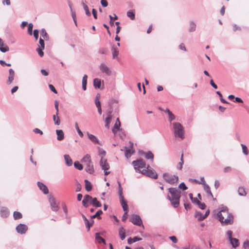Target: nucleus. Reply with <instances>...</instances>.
Masks as SVG:
<instances>
[{
	"label": "nucleus",
	"mask_w": 249,
	"mask_h": 249,
	"mask_svg": "<svg viewBox=\"0 0 249 249\" xmlns=\"http://www.w3.org/2000/svg\"><path fill=\"white\" fill-rule=\"evenodd\" d=\"M217 216L220 222L225 225H231L233 222V217L231 213L228 212V208L222 206L221 210L217 213Z\"/></svg>",
	"instance_id": "obj_1"
},
{
	"label": "nucleus",
	"mask_w": 249,
	"mask_h": 249,
	"mask_svg": "<svg viewBox=\"0 0 249 249\" xmlns=\"http://www.w3.org/2000/svg\"><path fill=\"white\" fill-rule=\"evenodd\" d=\"M168 192L171 195L172 197L167 196V199L170 200L173 206L176 208L179 205L181 192L177 188H169Z\"/></svg>",
	"instance_id": "obj_2"
},
{
	"label": "nucleus",
	"mask_w": 249,
	"mask_h": 249,
	"mask_svg": "<svg viewBox=\"0 0 249 249\" xmlns=\"http://www.w3.org/2000/svg\"><path fill=\"white\" fill-rule=\"evenodd\" d=\"M172 124L173 126L172 130L174 132L175 137L183 140L185 138L184 130L182 124L178 122L173 123Z\"/></svg>",
	"instance_id": "obj_3"
},
{
	"label": "nucleus",
	"mask_w": 249,
	"mask_h": 249,
	"mask_svg": "<svg viewBox=\"0 0 249 249\" xmlns=\"http://www.w3.org/2000/svg\"><path fill=\"white\" fill-rule=\"evenodd\" d=\"M81 162L85 166V170L87 172L90 174H92L94 172V166L92 163L89 155H86L81 160Z\"/></svg>",
	"instance_id": "obj_4"
},
{
	"label": "nucleus",
	"mask_w": 249,
	"mask_h": 249,
	"mask_svg": "<svg viewBox=\"0 0 249 249\" xmlns=\"http://www.w3.org/2000/svg\"><path fill=\"white\" fill-rule=\"evenodd\" d=\"M134 168L136 172L142 174V169H146L147 166L145 162L142 159H137L132 162Z\"/></svg>",
	"instance_id": "obj_5"
},
{
	"label": "nucleus",
	"mask_w": 249,
	"mask_h": 249,
	"mask_svg": "<svg viewBox=\"0 0 249 249\" xmlns=\"http://www.w3.org/2000/svg\"><path fill=\"white\" fill-rule=\"evenodd\" d=\"M119 185V196L120 198V201L123 209V210L125 212V214H127L128 210V207L126 201L125 200L123 194V188L121 187V183L118 181Z\"/></svg>",
	"instance_id": "obj_6"
},
{
	"label": "nucleus",
	"mask_w": 249,
	"mask_h": 249,
	"mask_svg": "<svg viewBox=\"0 0 249 249\" xmlns=\"http://www.w3.org/2000/svg\"><path fill=\"white\" fill-rule=\"evenodd\" d=\"M163 178L165 181L170 184H174L178 181V178L176 175H172L169 173H164Z\"/></svg>",
	"instance_id": "obj_7"
},
{
	"label": "nucleus",
	"mask_w": 249,
	"mask_h": 249,
	"mask_svg": "<svg viewBox=\"0 0 249 249\" xmlns=\"http://www.w3.org/2000/svg\"><path fill=\"white\" fill-rule=\"evenodd\" d=\"M149 166L148 165L146 169H142V174L143 175H145L151 178L157 179L158 178V175L155 170L151 168L149 169Z\"/></svg>",
	"instance_id": "obj_8"
},
{
	"label": "nucleus",
	"mask_w": 249,
	"mask_h": 249,
	"mask_svg": "<svg viewBox=\"0 0 249 249\" xmlns=\"http://www.w3.org/2000/svg\"><path fill=\"white\" fill-rule=\"evenodd\" d=\"M130 221L137 226H140L142 225V222L140 216L137 214H132L130 219Z\"/></svg>",
	"instance_id": "obj_9"
},
{
	"label": "nucleus",
	"mask_w": 249,
	"mask_h": 249,
	"mask_svg": "<svg viewBox=\"0 0 249 249\" xmlns=\"http://www.w3.org/2000/svg\"><path fill=\"white\" fill-rule=\"evenodd\" d=\"M138 153L140 155L144 156L146 160H150L151 161H153L154 160V154L151 151L145 152L143 150H140Z\"/></svg>",
	"instance_id": "obj_10"
},
{
	"label": "nucleus",
	"mask_w": 249,
	"mask_h": 249,
	"mask_svg": "<svg viewBox=\"0 0 249 249\" xmlns=\"http://www.w3.org/2000/svg\"><path fill=\"white\" fill-rule=\"evenodd\" d=\"M28 230L27 225L23 224H19L16 227V231L19 234H24Z\"/></svg>",
	"instance_id": "obj_11"
},
{
	"label": "nucleus",
	"mask_w": 249,
	"mask_h": 249,
	"mask_svg": "<svg viewBox=\"0 0 249 249\" xmlns=\"http://www.w3.org/2000/svg\"><path fill=\"white\" fill-rule=\"evenodd\" d=\"M100 165L102 169L104 171L108 170L110 167L109 164L107 162V160L104 159L102 157H101L100 161Z\"/></svg>",
	"instance_id": "obj_12"
},
{
	"label": "nucleus",
	"mask_w": 249,
	"mask_h": 249,
	"mask_svg": "<svg viewBox=\"0 0 249 249\" xmlns=\"http://www.w3.org/2000/svg\"><path fill=\"white\" fill-rule=\"evenodd\" d=\"M99 69L102 72L105 73L107 75H110L111 73V71L109 68L104 63H102Z\"/></svg>",
	"instance_id": "obj_13"
},
{
	"label": "nucleus",
	"mask_w": 249,
	"mask_h": 249,
	"mask_svg": "<svg viewBox=\"0 0 249 249\" xmlns=\"http://www.w3.org/2000/svg\"><path fill=\"white\" fill-rule=\"evenodd\" d=\"M49 202L52 210L53 211L57 212L59 209V207L56 204L55 198L53 197H50Z\"/></svg>",
	"instance_id": "obj_14"
},
{
	"label": "nucleus",
	"mask_w": 249,
	"mask_h": 249,
	"mask_svg": "<svg viewBox=\"0 0 249 249\" xmlns=\"http://www.w3.org/2000/svg\"><path fill=\"white\" fill-rule=\"evenodd\" d=\"M92 199V197L89 195H86L84 196V198L82 200V204L84 207L85 208H87L89 207V205L88 203L89 202H91Z\"/></svg>",
	"instance_id": "obj_15"
},
{
	"label": "nucleus",
	"mask_w": 249,
	"mask_h": 249,
	"mask_svg": "<svg viewBox=\"0 0 249 249\" xmlns=\"http://www.w3.org/2000/svg\"><path fill=\"white\" fill-rule=\"evenodd\" d=\"M15 77V71L12 69H10L9 70V76L8 77V80L7 81V84L8 85H10L14 79Z\"/></svg>",
	"instance_id": "obj_16"
},
{
	"label": "nucleus",
	"mask_w": 249,
	"mask_h": 249,
	"mask_svg": "<svg viewBox=\"0 0 249 249\" xmlns=\"http://www.w3.org/2000/svg\"><path fill=\"white\" fill-rule=\"evenodd\" d=\"M37 186L39 189L41 190L44 194H48L49 193V190L47 187L43 183L38 181L37 182Z\"/></svg>",
	"instance_id": "obj_17"
},
{
	"label": "nucleus",
	"mask_w": 249,
	"mask_h": 249,
	"mask_svg": "<svg viewBox=\"0 0 249 249\" xmlns=\"http://www.w3.org/2000/svg\"><path fill=\"white\" fill-rule=\"evenodd\" d=\"M87 135L88 136L89 139L94 143L95 144H99L100 145H101V144L100 143L98 139L94 135L91 134L89 133L88 132H87Z\"/></svg>",
	"instance_id": "obj_18"
},
{
	"label": "nucleus",
	"mask_w": 249,
	"mask_h": 249,
	"mask_svg": "<svg viewBox=\"0 0 249 249\" xmlns=\"http://www.w3.org/2000/svg\"><path fill=\"white\" fill-rule=\"evenodd\" d=\"M0 214L1 217H7L9 214V212L7 208L2 207L0 210Z\"/></svg>",
	"instance_id": "obj_19"
},
{
	"label": "nucleus",
	"mask_w": 249,
	"mask_h": 249,
	"mask_svg": "<svg viewBox=\"0 0 249 249\" xmlns=\"http://www.w3.org/2000/svg\"><path fill=\"white\" fill-rule=\"evenodd\" d=\"M133 147V143H132L130 148H128L126 146L124 147V154L126 158H129L131 157L132 154H133V152H131V148H132Z\"/></svg>",
	"instance_id": "obj_20"
},
{
	"label": "nucleus",
	"mask_w": 249,
	"mask_h": 249,
	"mask_svg": "<svg viewBox=\"0 0 249 249\" xmlns=\"http://www.w3.org/2000/svg\"><path fill=\"white\" fill-rule=\"evenodd\" d=\"M66 164L68 166H71L72 164V160L69 155H65L64 156Z\"/></svg>",
	"instance_id": "obj_21"
},
{
	"label": "nucleus",
	"mask_w": 249,
	"mask_h": 249,
	"mask_svg": "<svg viewBox=\"0 0 249 249\" xmlns=\"http://www.w3.org/2000/svg\"><path fill=\"white\" fill-rule=\"evenodd\" d=\"M57 139L58 141H61L64 138V134L62 130H56Z\"/></svg>",
	"instance_id": "obj_22"
},
{
	"label": "nucleus",
	"mask_w": 249,
	"mask_h": 249,
	"mask_svg": "<svg viewBox=\"0 0 249 249\" xmlns=\"http://www.w3.org/2000/svg\"><path fill=\"white\" fill-rule=\"evenodd\" d=\"M90 204H91L92 205H93V206H94L96 208L100 207L102 206L101 203L99 201H98L97 198H96V197H94V198L92 197V199L91 200V201L90 202Z\"/></svg>",
	"instance_id": "obj_23"
},
{
	"label": "nucleus",
	"mask_w": 249,
	"mask_h": 249,
	"mask_svg": "<svg viewBox=\"0 0 249 249\" xmlns=\"http://www.w3.org/2000/svg\"><path fill=\"white\" fill-rule=\"evenodd\" d=\"M40 35H41V36L43 38V39H45V40H49V35L47 34V33L46 32V31L44 28H43L41 30Z\"/></svg>",
	"instance_id": "obj_24"
},
{
	"label": "nucleus",
	"mask_w": 249,
	"mask_h": 249,
	"mask_svg": "<svg viewBox=\"0 0 249 249\" xmlns=\"http://www.w3.org/2000/svg\"><path fill=\"white\" fill-rule=\"evenodd\" d=\"M204 189L205 191V192H206V193L207 194V196L208 197H211L213 198V195L211 192L210 188L208 184H205V185L204 186Z\"/></svg>",
	"instance_id": "obj_25"
},
{
	"label": "nucleus",
	"mask_w": 249,
	"mask_h": 249,
	"mask_svg": "<svg viewBox=\"0 0 249 249\" xmlns=\"http://www.w3.org/2000/svg\"><path fill=\"white\" fill-rule=\"evenodd\" d=\"M93 86L95 88L101 89V80L99 78H95L93 81Z\"/></svg>",
	"instance_id": "obj_26"
},
{
	"label": "nucleus",
	"mask_w": 249,
	"mask_h": 249,
	"mask_svg": "<svg viewBox=\"0 0 249 249\" xmlns=\"http://www.w3.org/2000/svg\"><path fill=\"white\" fill-rule=\"evenodd\" d=\"M100 233L99 232H97L95 233V239L98 241L99 243H103L104 244H106V240L100 236Z\"/></svg>",
	"instance_id": "obj_27"
},
{
	"label": "nucleus",
	"mask_w": 249,
	"mask_h": 249,
	"mask_svg": "<svg viewBox=\"0 0 249 249\" xmlns=\"http://www.w3.org/2000/svg\"><path fill=\"white\" fill-rule=\"evenodd\" d=\"M231 244L232 245V247L234 248H236V247H238L239 245V242L238 239L233 238L230 240Z\"/></svg>",
	"instance_id": "obj_28"
},
{
	"label": "nucleus",
	"mask_w": 249,
	"mask_h": 249,
	"mask_svg": "<svg viewBox=\"0 0 249 249\" xmlns=\"http://www.w3.org/2000/svg\"><path fill=\"white\" fill-rule=\"evenodd\" d=\"M119 234L121 239L122 240H124L125 237V230L123 227L120 228V229L119 230Z\"/></svg>",
	"instance_id": "obj_29"
},
{
	"label": "nucleus",
	"mask_w": 249,
	"mask_h": 249,
	"mask_svg": "<svg viewBox=\"0 0 249 249\" xmlns=\"http://www.w3.org/2000/svg\"><path fill=\"white\" fill-rule=\"evenodd\" d=\"M88 76L85 74L82 78V89L84 90L87 89V83Z\"/></svg>",
	"instance_id": "obj_30"
},
{
	"label": "nucleus",
	"mask_w": 249,
	"mask_h": 249,
	"mask_svg": "<svg viewBox=\"0 0 249 249\" xmlns=\"http://www.w3.org/2000/svg\"><path fill=\"white\" fill-rule=\"evenodd\" d=\"M196 25L193 21H191L189 23V31L190 32H193L196 30Z\"/></svg>",
	"instance_id": "obj_31"
},
{
	"label": "nucleus",
	"mask_w": 249,
	"mask_h": 249,
	"mask_svg": "<svg viewBox=\"0 0 249 249\" xmlns=\"http://www.w3.org/2000/svg\"><path fill=\"white\" fill-rule=\"evenodd\" d=\"M142 240L141 238L138 237L137 236H135L133 238L130 237L127 239V243L128 244L130 245L133 243L136 242L138 241H140Z\"/></svg>",
	"instance_id": "obj_32"
},
{
	"label": "nucleus",
	"mask_w": 249,
	"mask_h": 249,
	"mask_svg": "<svg viewBox=\"0 0 249 249\" xmlns=\"http://www.w3.org/2000/svg\"><path fill=\"white\" fill-rule=\"evenodd\" d=\"M85 189L87 191L89 192L92 189V185L89 181L87 179L85 180Z\"/></svg>",
	"instance_id": "obj_33"
},
{
	"label": "nucleus",
	"mask_w": 249,
	"mask_h": 249,
	"mask_svg": "<svg viewBox=\"0 0 249 249\" xmlns=\"http://www.w3.org/2000/svg\"><path fill=\"white\" fill-rule=\"evenodd\" d=\"M102 213H103V211L101 210H99L98 211H97L96 213L94 214L91 215L90 216V218H91V219H93V218H95L97 217L98 219H101V217L100 216V215H101Z\"/></svg>",
	"instance_id": "obj_34"
},
{
	"label": "nucleus",
	"mask_w": 249,
	"mask_h": 249,
	"mask_svg": "<svg viewBox=\"0 0 249 249\" xmlns=\"http://www.w3.org/2000/svg\"><path fill=\"white\" fill-rule=\"evenodd\" d=\"M57 116L58 115H56V113H55V114L53 115V118L54 124L59 125L60 124V120L59 117Z\"/></svg>",
	"instance_id": "obj_35"
},
{
	"label": "nucleus",
	"mask_w": 249,
	"mask_h": 249,
	"mask_svg": "<svg viewBox=\"0 0 249 249\" xmlns=\"http://www.w3.org/2000/svg\"><path fill=\"white\" fill-rule=\"evenodd\" d=\"M112 117L111 115L108 116L105 119V127L107 128L109 127V124L111 122Z\"/></svg>",
	"instance_id": "obj_36"
},
{
	"label": "nucleus",
	"mask_w": 249,
	"mask_h": 249,
	"mask_svg": "<svg viewBox=\"0 0 249 249\" xmlns=\"http://www.w3.org/2000/svg\"><path fill=\"white\" fill-rule=\"evenodd\" d=\"M203 216V215L200 212H198V211L196 212L195 216L196 218H197V220L199 221H202L203 219H204V218H202Z\"/></svg>",
	"instance_id": "obj_37"
},
{
	"label": "nucleus",
	"mask_w": 249,
	"mask_h": 249,
	"mask_svg": "<svg viewBox=\"0 0 249 249\" xmlns=\"http://www.w3.org/2000/svg\"><path fill=\"white\" fill-rule=\"evenodd\" d=\"M121 126V123L120 122H119V123H117V122H116L113 128L112 129V132L114 134L116 133V131L115 129H117V130H119L120 129Z\"/></svg>",
	"instance_id": "obj_38"
},
{
	"label": "nucleus",
	"mask_w": 249,
	"mask_h": 249,
	"mask_svg": "<svg viewBox=\"0 0 249 249\" xmlns=\"http://www.w3.org/2000/svg\"><path fill=\"white\" fill-rule=\"evenodd\" d=\"M13 216L15 220H17L21 218L22 215L20 212L15 211L14 212Z\"/></svg>",
	"instance_id": "obj_39"
},
{
	"label": "nucleus",
	"mask_w": 249,
	"mask_h": 249,
	"mask_svg": "<svg viewBox=\"0 0 249 249\" xmlns=\"http://www.w3.org/2000/svg\"><path fill=\"white\" fill-rule=\"evenodd\" d=\"M238 192L239 195L241 196H245L247 194L244 188L242 187H239Z\"/></svg>",
	"instance_id": "obj_40"
},
{
	"label": "nucleus",
	"mask_w": 249,
	"mask_h": 249,
	"mask_svg": "<svg viewBox=\"0 0 249 249\" xmlns=\"http://www.w3.org/2000/svg\"><path fill=\"white\" fill-rule=\"evenodd\" d=\"M74 166L76 169L79 170H81L83 168V166L78 161H76L74 162Z\"/></svg>",
	"instance_id": "obj_41"
},
{
	"label": "nucleus",
	"mask_w": 249,
	"mask_h": 249,
	"mask_svg": "<svg viewBox=\"0 0 249 249\" xmlns=\"http://www.w3.org/2000/svg\"><path fill=\"white\" fill-rule=\"evenodd\" d=\"M111 51L112 53V57L114 59L119 54V51L118 49L114 47L111 48Z\"/></svg>",
	"instance_id": "obj_42"
},
{
	"label": "nucleus",
	"mask_w": 249,
	"mask_h": 249,
	"mask_svg": "<svg viewBox=\"0 0 249 249\" xmlns=\"http://www.w3.org/2000/svg\"><path fill=\"white\" fill-rule=\"evenodd\" d=\"M127 16L129 17L131 19L134 20L135 18V15L134 12L132 10H129L127 12Z\"/></svg>",
	"instance_id": "obj_43"
},
{
	"label": "nucleus",
	"mask_w": 249,
	"mask_h": 249,
	"mask_svg": "<svg viewBox=\"0 0 249 249\" xmlns=\"http://www.w3.org/2000/svg\"><path fill=\"white\" fill-rule=\"evenodd\" d=\"M82 4L85 11L86 14L88 16H90L91 15V14L90 12L89 11L88 6L86 4H85L83 2L82 3Z\"/></svg>",
	"instance_id": "obj_44"
},
{
	"label": "nucleus",
	"mask_w": 249,
	"mask_h": 249,
	"mask_svg": "<svg viewBox=\"0 0 249 249\" xmlns=\"http://www.w3.org/2000/svg\"><path fill=\"white\" fill-rule=\"evenodd\" d=\"M241 145L242 148L243 153L245 155H248V154H249V152H248V150L247 147L245 144H241Z\"/></svg>",
	"instance_id": "obj_45"
},
{
	"label": "nucleus",
	"mask_w": 249,
	"mask_h": 249,
	"mask_svg": "<svg viewBox=\"0 0 249 249\" xmlns=\"http://www.w3.org/2000/svg\"><path fill=\"white\" fill-rule=\"evenodd\" d=\"M183 155L182 154L180 158V161L178 163V165L177 167L178 169L179 170H181L182 168V165L183 164Z\"/></svg>",
	"instance_id": "obj_46"
},
{
	"label": "nucleus",
	"mask_w": 249,
	"mask_h": 249,
	"mask_svg": "<svg viewBox=\"0 0 249 249\" xmlns=\"http://www.w3.org/2000/svg\"><path fill=\"white\" fill-rule=\"evenodd\" d=\"M33 25L32 23H29L28 24V33L30 35H32L33 34Z\"/></svg>",
	"instance_id": "obj_47"
},
{
	"label": "nucleus",
	"mask_w": 249,
	"mask_h": 249,
	"mask_svg": "<svg viewBox=\"0 0 249 249\" xmlns=\"http://www.w3.org/2000/svg\"><path fill=\"white\" fill-rule=\"evenodd\" d=\"M75 128L79 134V135L81 137H83V132L81 131V130L79 129V126H78V124L77 123H75Z\"/></svg>",
	"instance_id": "obj_48"
},
{
	"label": "nucleus",
	"mask_w": 249,
	"mask_h": 249,
	"mask_svg": "<svg viewBox=\"0 0 249 249\" xmlns=\"http://www.w3.org/2000/svg\"><path fill=\"white\" fill-rule=\"evenodd\" d=\"M216 94H218L219 96V98H220V101L223 103H225V104H228V102L227 101H226L225 99H224L223 98V97H222V94L220 93V92L217 91L216 92Z\"/></svg>",
	"instance_id": "obj_49"
},
{
	"label": "nucleus",
	"mask_w": 249,
	"mask_h": 249,
	"mask_svg": "<svg viewBox=\"0 0 249 249\" xmlns=\"http://www.w3.org/2000/svg\"><path fill=\"white\" fill-rule=\"evenodd\" d=\"M168 115L169 121L171 122L172 121L175 119V116L172 113V112H169Z\"/></svg>",
	"instance_id": "obj_50"
},
{
	"label": "nucleus",
	"mask_w": 249,
	"mask_h": 249,
	"mask_svg": "<svg viewBox=\"0 0 249 249\" xmlns=\"http://www.w3.org/2000/svg\"><path fill=\"white\" fill-rule=\"evenodd\" d=\"M9 50V48L8 46L6 45L4 47H0V51L2 53H5Z\"/></svg>",
	"instance_id": "obj_51"
},
{
	"label": "nucleus",
	"mask_w": 249,
	"mask_h": 249,
	"mask_svg": "<svg viewBox=\"0 0 249 249\" xmlns=\"http://www.w3.org/2000/svg\"><path fill=\"white\" fill-rule=\"evenodd\" d=\"M178 188L182 189L183 190H186L187 189V187L186 186L184 182H181L179 184L178 186Z\"/></svg>",
	"instance_id": "obj_52"
},
{
	"label": "nucleus",
	"mask_w": 249,
	"mask_h": 249,
	"mask_svg": "<svg viewBox=\"0 0 249 249\" xmlns=\"http://www.w3.org/2000/svg\"><path fill=\"white\" fill-rule=\"evenodd\" d=\"M198 204H196L198 207L201 210H204L206 208V205L204 203H201L200 201L198 202Z\"/></svg>",
	"instance_id": "obj_53"
},
{
	"label": "nucleus",
	"mask_w": 249,
	"mask_h": 249,
	"mask_svg": "<svg viewBox=\"0 0 249 249\" xmlns=\"http://www.w3.org/2000/svg\"><path fill=\"white\" fill-rule=\"evenodd\" d=\"M54 103V107H55V108L56 109V115H58V112H59V109H58L59 102H58V101L55 100Z\"/></svg>",
	"instance_id": "obj_54"
},
{
	"label": "nucleus",
	"mask_w": 249,
	"mask_h": 249,
	"mask_svg": "<svg viewBox=\"0 0 249 249\" xmlns=\"http://www.w3.org/2000/svg\"><path fill=\"white\" fill-rule=\"evenodd\" d=\"M43 50V49H42V48L41 47H38L36 49V51L38 52V54L41 57L43 56L44 55V53L42 51Z\"/></svg>",
	"instance_id": "obj_55"
},
{
	"label": "nucleus",
	"mask_w": 249,
	"mask_h": 249,
	"mask_svg": "<svg viewBox=\"0 0 249 249\" xmlns=\"http://www.w3.org/2000/svg\"><path fill=\"white\" fill-rule=\"evenodd\" d=\"M39 43L40 45V47L42 48V49H44L45 43L43 39L40 37L39 40Z\"/></svg>",
	"instance_id": "obj_56"
},
{
	"label": "nucleus",
	"mask_w": 249,
	"mask_h": 249,
	"mask_svg": "<svg viewBox=\"0 0 249 249\" xmlns=\"http://www.w3.org/2000/svg\"><path fill=\"white\" fill-rule=\"evenodd\" d=\"M243 247L245 249H249V241L248 240H246L244 241L243 243Z\"/></svg>",
	"instance_id": "obj_57"
},
{
	"label": "nucleus",
	"mask_w": 249,
	"mask_h": 249,
	"mask_svg": "<svg viewBox=\"0 0 249 249\" xmlns=\"http://www.w3.org/2000/svg\"><path fill=\"white\" fill-rule=\"evenodd\" d=\"M49 87L50 89H51V90L52 91L53 93H54L55 94H56L57 93V90H56V89H55V88L54 87V86L53 85L49 84Z\"/></svg>",
	"instance_id": "obj_58"
},
{
	"label": "nucleus",
	"mask_w": 249,
	"mask_h": 249,
	"mask_svg": "<svg viewBox=\"0 0 249 249\" xmlns=\"http://www.w3.org/2000/svg\"><path fill=\"white\" fill-rule=\"evenodd\" d=\"M76 190H75L76 192H80L82 189V186H81V184L79 182H76Z\"/></svg>",
	"instance_id": "obj_59"
},
{
	"label": "nucleus",
	"mask_w": 249,
	"mask_h": 249,
	"mask_svg": "<svg viewBox=\"0 0 249 249\" xmlns=\"http://www.w3.org/2000/svg\"><path fill=\"white\" fill-rule=\"evenodd\" d=\"M169 238L174 243H177L178 242V239L175 236H171Z\"/></svg>",
	"instance_id": "obj_60"
},
{
	"label": "nucleus",
	"mask_w": 249,
	"mask_h": 249,
	"mask_svg": "<svg viewBox=\"0 0 249 249\" xmlns=\"http://www.w3.org/2000/svg\"><path fill=\"white\" fill-rule=\"evenodd\" d=\"M38 32H39L38 31L37 29H35L34 31V33H33L34 36L35 37V38L36 40H37L38 39Z\"/></svg>",
	"instance_id": "obj_61"
},
{
	"label": "nucleus",
	"mask_w": 249,
	"mask_h": 249,
	"mask_svg": "<svg viewBox=\"0 0 249 249\" xmlns=\"http://www.w3.org/2000/svg\"><path fill=\"white\" fill-rule=\"evenodd\" d=\"M227 234L228 236V238H229V239L230 240V241L233 238L232 237V231H230V230H229L227 231Z\"/></svg>",
	"instance_id": "obj_62"
},
{
	"label": "nucleus",
	"mask_w": 249,
	"mask_h": 249,
	"mask_svg": "<svg viewBox=\"0 0 249 249\" xmlns=\"http://www.w3.org/2000/svg\"><path fill=\"white\" fill-rule=\"evenodd\" d=\"M85 224L86 225V228L88 229V231H89L90 228L91 227V225L89 224V221L88 220L85 222Z\"/></svg>",
	"instance_id": "obj_63"
},
{
	"label": "nucleus",
	"mask_w": 249,
	"mask_h": 249,
	"mask_svg": "<svg viewBox=\"0 0 249 249\" xmlns=\"http://www.w3.org/2000/svg\"><path fill=\"white\" fill-rule=\"evenodd\" d=\"M101 4L104 7H106L108 5L107 1L106 0H101Z\"/></svg>",
	"instance_id": "obj_64"
}]
</instances>
